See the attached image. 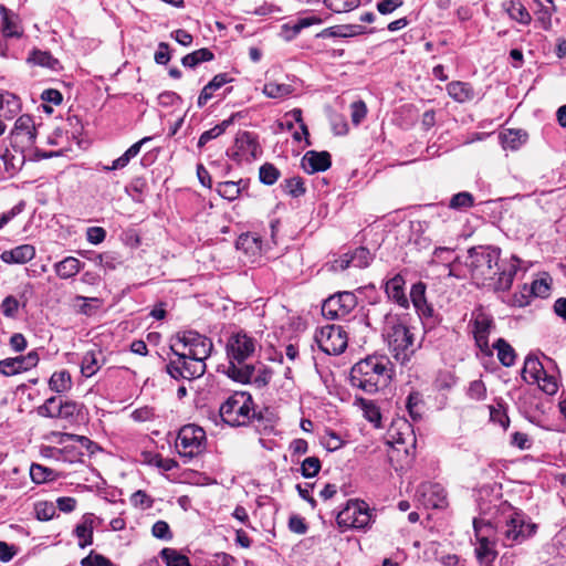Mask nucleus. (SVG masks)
<instances>
[{
  "label": "nucleus",
  "instance_id": "obj_1",
  "mask_svg": "<svg viewBox=\"0 0 566 566\" xmlns=\"http://www.w3.org/2000/svg\"><path fill=\"white\" fill-rule=\"evenodd\" d=\"M501 250L494 247H473L468 250L465 265L478 284L507 291L513 283L520 260L512 256L507 263H499Z\"/></svg>",
  "mask_w": 566,
  "mask_h": 566
},
{
  "label": "nucleus",
  "instance_id": "obj_2",
  "mask_svg": "<svg viewBox=\"0 0 566 566\" xmlns=\"http://www.w3.org/2000/svg\"><path fill=\"white\" fill-rule=\"evenodd\" d=\"M258 340L244 331L233 332L226 343L229 360L226 374L234 381L247 384L251 380L254 365L247 363L255 354Z\"/></svg>",
  "mask_w": 566,
  "mask_h": 566
},
{
  "label": "nucleus",
  "instance_id": "obj_3",
  "mask_svg": "<svg viewBox=\"0 0 566 566\" xmlns=\"http://www.w3.org/2000/svg\"><path fill=\"white\" fill-rule=\"evenodd\" d=\"M389 360L384 356H368L356 363L350 370L352 385L374 394L385 388L390 380Z\"/></svg>",
  "mask_w": 566,
  "mask_h": 566
},
{
  "label": "nucleus",
  "instance_id": "obj_4",
  "mask_svg": "<svg viewBox=\"0 0 566 566\" xmlns=\"http://www.w3.org/2000/svg\"><path fill=\"white\" fill-rule=\"evenodd\" d=\"M384 333L395 359L400 364L409 361L418 348L410 328L397 316L387 315Z\"/></svg>",
  "mask_w": 566,
  "mask_h": 566
},
{
  "label": "nucleus",
  "instance_id": "obj_5",
  "mask_svg": "<svg viewBox=\"0 0 566 566\" xmlns=\"http://www.w3.org/2000/svg\"><path fill=\"white\" fill-rule=\"evenodd\" d=\"M497 527L504 546L521 544L536 532V524L527 522L524 514L509 505L502 507Z\"/></svg>",
  "mask_w": 566,
  "mask_h": 566
},
{
  "label": "nucleus",
  "instance_id": "obj_6",
  "mask_svg": "<svg viewBox=\"0 0 566 566\" xmlns=\"http://www.w3.org/2000/svg\"><path fill=\"white\" fill-rule=\"evenodd\" d=\"M221 419L231 427L248 424L255 417L250 394L235 391L220 407Z\"/></svg>",
  "mask_w": 566,
  "mask_h": 566
},
{
  "label": "nucleus",
  "instance_id": "obj_7",
  "mask_svg": "<svg viewBox=\"0 0 566 566\" xmlns=\"http://www.w3.org/2000/svg\"><path fill=\"white\" fill-rule=\"evenodd\" d=\"M170 349L177 358L171 359L167 364L166 371L174 379L182 378L190 380L199 378L206 373L205 360L188 356L186 350H180V348H177V344H171Z\"/></svg>",
  "mask_w": 566,
  "mask_h": 566
},
{
  "label": "nucleus",
  "instance_id": "obj_8",
  "mask_svg": "<svg viewBox=\"0 0 566 566\" xmlns=\"http://www.w3.org/2000/svg\"><path fill=\"white\" fill-rule=\"evenodd\" d=\"M207 437L205 430L196 424L184 426L176 439V449L180 457L192 459L206 450Z\"/></svg>",
  "mask_w": 566,
  "mask_h": 566
},
{
  "label": "nucleus",
  "instance_id": "obj_9",
  "mask_svg": "<svg viewBox=\"0 0 566 566\" xmlns=\"http://www.w3.org/2000/svg\"><path fill=\"white\" fill-rule=\"evenodd\" d=\"M369 507L364 501L350 500L338 512L336 521L340 528H365L370 523Z\"/></svg>",
  "mask_w": 566,
  "mask_h": 566
},
{
  "label": "nucleus",
  "instance_id": "obj_10",
  "mask_svg": "<svg viewBox=\"0 0 566 566\" xmlns=\"http://www.w3.org/2000/svg\"><path fill=\"white\" fill-rule=\"evenodd\" d=\"M172 344H177V348L186 350L188 356L201 360H206L213 349L212 340L195 331H186L178 333Z\"/></svg>",
  "mask_w": 566,
  "mask_h": 566
},
{
  "label": "nucleus",
  "instance_id": "obj_11",
  "mask_svg": "<svg viewBox=\"0 0 566 566\" xmlns=\"http://www.w3.org/2000/svg\"><path fill=\"white\" fill-rule=\"evenodd\" d=\"M318 347L328 355H338L347 347V335L342 326L326 325L315 334Z\"/></svg>",
  "mask_w": 566,
  "mask_h": 566
},
{
  "label": "nucleus",
  "instance_id": "obj_12",
  "mask_svg": "<svg viewBox=\"0 0 566 566\" xmlns=\"http://www.w3.org/2000/svg\"><path fill=\"white\" fill-rule=\"evenodd\" d=\"M357 306V297L352 292H339L329 296L322 305L326 318L339 319L346 317Z\"/></svg>",
  "mask_w": 566,
  "mask_h": 566
},
{
  "label": "nucleus",
  "instance_id": "obj_13",
  "mask_svg": "<svg viewBox=\"0 0 566 566\" xmlns=\"http://www.w3.org/2000/svg\"><path fill=\"white\" fill-rule=\"evenodd\" d=\"M77 413V405L74 401H62L51 397L38 408V415L46 418L73 419Z\"/></svg>",
  "mask_w": 566,
  "mask_h": 566
},
{
  "label": "nucleus",
  "instance_id": "obj_14",
  "mask_svg": "<svg viewBox=\"0 0 566 566\" xmlns=\"http://www.w3.org/2000/svg\"><path fill=\"white\" fill-rule=\"evenodd\" d=\"M11 135L14 143L21 144L22 147L32 146L36 138L33 118L30 115H21L15 120Z\"/></svg>",
  "mask_w": 566,
  "mask_h": 566
},
{
  "label": "nucleus",
  "instance_id": "obj_15",
  "mask_svg": "<svg viewBox=\"0 0 566 566\" xmlns=\"http://www.w3.org/2000/svg\"><path fill=\"white\" fill-rule=\"evenodd\" d=\"M237 159H255L261 153L256 136L250 132H239L234 142Z\"/></svg>",
  "mask_w": 566,
  "mask_h": 566
},
{
  "label": "nucleus",
  "instance_id": "obj_16",
  "mask_svg": "<svg viewBox=\"0 0 566 566\" xmlns=\"http://www.w3.org/2000/svg\"><path fill=\"white\" fill-rule=\"evenodd\" d=\"M473 528L476 541L495 543L501 541V534L497 527V517L494 521L486 520L484 517H475L473 520Z\"/></svg>",
  "mask_w": 566,
  "mask_h": 566
},
{
  "label": "nucleus",
  "instance_id": "obj_17",
  "mask_svg": "<svg viewBox=\"0 0 566 566\" xmlns=\"http://www.w3.org/2000/svg\"><path fill=\"white\" fill-rule=\"evenodd\" d=\"M493 327V321L490 316L480 313L473 321V336L480 349L484 350L489 347V335Z\"/></svg>",
  "mask_w": 566,
  "mask_h": 566
},
{
  "label": "nucleus",
  "instance_id": "obj_18",
  "mask_svg": "<svg viewBox=\"0 0 566 566\" xmlns=\"http://www.w3.org/2000/svg\"><path fill=\"white\" fill-rule=\"evenodd\" d=\"M331 155L327 151H307L302 158V167L308 174L325 171L331 167Z\"/></svg>",
  "mask_w": 566,
  "mask_h": 566
},
{
  "label": "nucleus",
  "instance_id": "obj_19",
  "mask_svg": "<svg viewBox=\"0 0 566 566\" xmlns=\"http://www.w3.org/2000/svg\"><path fill=\"white\" fill-rule=\"evenodd\" d=\"M35 256V248L32 244H21L1 253V260L8 264H24Z\"/></svg>",
  "mask_w": 566,
  "mask_h": 566
},
{
  "label": "nucleus",
  "instance_id": "obj_20",
  "mask_svg": "<svg viewBox=\"0 0 566 566\" xmlns=\"http://www.w3.org/2000/svg\"><path fill=\"white\" fill-rule=\"evenodd\" d=\"M0 14L2 18V34L6 38H20L23 33L19 18L11 10L7 9L3 4L0 6Z\"/></svg>",
  "mask_w": 566,
  "mask_h": 566
},
{
  "label": "nucleus",
  "instance_id": "obj_21",
  "mask_svg": "<svg viewBox=\"0 0 566 566\" xmlns=\"http://www.w3.org/2000/svg\"><path fill=\"white\" fill-rule=\"evenodd\" d=\"M405 280L401 275H395L386 283V294L401 307H408L409 301L405 293Z\"/></svg>",
  "mask_w": 566,
  "mask_h": 566
},
{
  "label": "nucleus",
  "instance_id": "obj_22",
  "mask_svg": "<svg viewBox=\"0 0 566 566\" xmlns=\"http://www.w3.org/2000/svg\"><path fill=\"white\" fill-rule=\"evenodd\" d=\"M94 514L86 513L76 525L74 533L78 538V546L84 548L93 543Z\"/></svg>",
  "mask_w": 566,
  "mask_h": 566
},
{
  "label": "nucleus",
  "instance_id": "obj_23",
  "mask_svg": "<svg viewBox=\"0 0 566 566\" xmlns=\"http://www.w3.org/2000/svg\"><path fill=\"white\" fill-rule=\"evenodd\" d=\"M410 298L420 316L430 317L432 315V308L428 305L426 300V285L422 282L412 285Z\"/></svg>",
  "mask_w": 566,
  "mask_h": 566
},
{
  "label": "nucleus",
  "instance_id": "obj_24",
  "mask_svg": "<svg viewBox=\"0 0 566 566\" xmlns=\"http://www.w3.org/2000/svg\"><path fill=\"white\" fill-rule=\"evenodd\" d=\"M231 78L226 73L217 74L201 91L198 96V107H203L208 101H210L214 93L220 90L223 85L229 83Z\"/></svg>",
  "mask_w": 566,
  "mask_h": 566
},
{
  "label": "nucleus",
  "instance_id": "obj_25",
  "mask_svg": "<svg viewBox=\"0 0 566 566\" xmlns=\"http://www.w3.org/2000/svg\"><path fill=\"white\" fill-rule=\"evenodd\" d=\"M449 96L458 103H465L474 97V91L469 83L453 81L447 85Z\"/></svg>",
  "mask_w": 566,
  "mask_h": 566
},
{
  "label": "nucleus",
  "instance_id": "obj_26",
  "mask_svg": "<svg viewBox=\"0 0 566 566\" xmlns=\"http://www.w3.org/2000/svg\"><path fill=\"white\" fill-rule=\"evenodd\" d=\"M104 363L101 350H90L85 353L81 363V373L85 377L94 376Z\"/></svg>",
  "mask_w": 566,
  "mask_h": 566
},
{
  "label": "nucleus",
  "instance_id": "obj_27",
  "mask_svg": "<svg viewBox=\"0 0 566 566\" xmlns=\"http://www.w3.org/2000/svg\"><path fill=\"white\" fill-rule=\"evenodd\" d=\"M83 263L74 258V256H66L62 261L55 263L54 270L59 277L61 279H70L75 276L82 269Z\"/></svg>",
  "mask_w": 566,
  "mask_h": 566
},
{
  "label": "nucleus",
  "instance_id": "obj_28",
  "mask_svg": "<svg viewBox=\"0 0 566 566\" xmlns=\"http://www.w3.org/2000/svg\"><path fill=\"white\" fill-rule=\"evenodd\" d=\"M545 370L538 358L527 356L524 361L522 370L523 379L528 384H535L539 381L541 376L544 375Z\"/></svg>",
  "mask_w": 566,
  "mask_h": 566
},
{
  "label": "nucleus",
  "instance_id": "obj_29",
  "mask_svg": "<svg viewBox=\"0 0 566 566\" xmlns=\"http://www.w3.org/2000/svg\"><path fill=\"white\" fill-rule=\"evenodd\" d=\"M148 140H150V138L145 137V138L140 139L139 142L133 144L120 157L115 159L111 166H106V167H104V169L105 170H116V169H122V168L126 167L128 165V163L139 154L143 144Z\"/></svg>",
  "mask_w": 566,
  "mask_h": 566
},
{
  "label": "nucleus",
  "instance_id": "obj_30",
  "mask_svg": "<svg viewBox=\"0 0 566 566\" xmlns=\"http://www.w3.org/2000/svg\"><path fill=\"white\" fill-rule=\"evenodd\" d=\"M49 387L57 394L69 391L72 388V377L70 373L65 369L53 373L49 380Z\"/></svg>",
  "mask_w": 566,
  "mask_h": 566
},
{
  "label": "nucleus",
  "instance_id": "obj_31",
  "mask_svg": "<svg viewBox=\"0 0 566 566\" xmlns=\"http://www.w3.org/2000/svg\"><path fill=\"white\" fill-rule=\"evenodd\" d=\"M28 63L48 67L50 70L56 71L60 66V63L56 59H54L51 53L41 50H33L32 53L28 57Z\"/></svg>",
  "mask_w": 566,
  "mask_h": 566
},
{
  "label": "nucleus",
  "instance_id": "obj_32",
  "mask_svg": "<svg viewBox=\"0 0 566 566\" xmlns=\"http://www.w3.org/2000/svg\"><path fill=\"white\" fill-rule=\"evenodd\" d=\"M495 545V542L476 541L475 556L481 564H490L496 558Z\"/></svg>",
  "mask_w": 566,
  "mask_h": 566
},
{
  "label": "nucleus",
  "instance_id": "obj_33",
  "mask_svg": "<svg viewBox=\"0 0 566 566\" xmlns=\"http://www.w3.org/2000/svg\"><path fill=\"white\" fill-rule=\"evenodd\" d=\"M245 182L243 180L235 181H223L219 182L217 186V192L227 200H234L237 199L242 188H245Z\"/></svg>",
  "mask_w": 566,
  "mask_h": 566
},
{
  "label": "nucleus",
  "instance_id": "obj_34",
  "mask_svg": "<svg viewBox=\"0 0 566 566\" xmlns=\"http://www.w3.org/2000/svg\"><path fill=\"white\" fill-rule=\"evenodd\" d=\"M493 347L497 350V358L504 366L510 367L514 365L515 350L505 339L499 338Z\"/></svg>",
  "mask_w": 566,
  "mask_h": 566
},
{
  "label": "nucleus",
  "instance_id": "obj_35",
  "mask_svg": "<svg viewBox=\"0 0 566 566\" xmlns=\"http://www.w3.org/2000/svg\"><path fill=\"white\" fill-rule=\"evenodd\" d=\"M213 57L214 55L209 49L202 48L185 55L181 60V63L186 67L193 69L202 62H209L213 60Z\"/></svg>",
  "mask_w": 566,
  "mask_h": 566
},
{
  "label": "nucleus",
  "instance_id": "obj_36",
  "mask_svg": "<svg viewBox=\"0 0 566 566\" xmlns=\"http://www.w3.org/2000/svg\"><path fill=\"white\" fill-rule=\"evenodd\" d=\"M30 476L34 483L41 484L54 481L57 478V473L53 469L33 463L30 467Z\"/></svg>",
  "mask_w": 566,
  "mask_h": 566
},
{
  "label": "nucleus",
  "instance_id": "obj_37",
  "mask_svg": "<svg viewBox=\"0 0 566 566\" xmlns=\"http://www.w3.org/2000/svg\"><path fill=\"white\" fill-rule=\"evenodd\" d=\"M527 134L522 130L506 129L501 134V140L504 148L517 149L525 143Z\"/></svg>",
  "mask_w": 566,
  "mask_h": 566
},
{
  "label": "nucleus",
  "instance_id": "obj_38",
  "mask_svg": "<svg viewBox=\"0 0 566 566\" xmlns=\"http://www.w3.org/2000/svg\"><path fill=\"white\" fill-rule=\"evenodd\" d=\"M234 116H231L228 119L222 120L220 124L216 125L214 127L203 132L198 140V147H203L210 140L219 137L222 135L226 129L233 123Z\"/></svg>",
  "mask_w": 566,
  "mask_h": 566
},
{
  "label": "nucleus",
  "instance_id": "obj_39",
  "mask_svg": "<svg viewBox=\"0 0 566 566\" xmlns=\"http://www.w3.org/2000/svg\"><path fill=\"white\" fill-rule=\"evenodd\" d=\"M406 408L413 421L421 419L423 410L422 397L418 391H411L407 397Z\"/></svg>",
  "mask_w": 566,
  "mask_h": 566
},
{
  "label": "nucleus",
  "instance_id": "obj_40",
  "mask_svg": "<svg viewBox=\"0 0 566 566\" xmlns=\"http://www.w3.org/2000/svg\"><path fill=\"white\" fill-rule=\"evenodd\" d=\"M27 369L21 356L0 360V374L4 376H13Z\"/></svg>",
  "mask_w": 566,
  "mask_h": 566
},
{
  "label": "nucleus",
  "instance_id": "obj_41",
  "mask_svg": "<svg viewBox=\"0 0 566 566\" xmlns=\"http://www.w3.org/2000/svg\"><path fill=\"white\" fill-rule=\"evenodd\" d=\"M371 260L370 253L366 248H358L353 253L349 260H343L340 263L342 269H346L352 263L357 268H366Z\"/></svg>",
  "mask_w": 566,
  "mask_h": 566
},
{
  "label": "nucleus",
  "instance_id": "obj_42",
  "mask_svg": "<svg viewBox=\"0 0 566 566\" xmlns=\"http://www.w3.org/2000/svg\"><path fill=\"white\" fill-rule=\"evenodd\" d=\"M292 86L289 84L270 82L263 87V93L270 98H283L291 95Z\"/></svg>",
  "mask_w": 566,
  "mask_h": 566
},
{
  "label": "nucleus",
  "instance_id": "obj_43",
  "mask_svg": "<svg viewBox=\"0 0 566 566\" xmlns=\"http://www.w3.org/2000/svg\"><path fill=\"white\" fill-rule=\"evenodd\" d=\"M160 557L167 566H191L188 557L174 548H164L160 552Z\"/></svg>",
  "mask_w": 566,
  "mask_h": 566
},
{
  "label": "nucleus",
  "instance_id": "obj_44",
  "mask_svg": "<svg viewBox=\"0 0 566 566\" xmlns=\"http://www.w3.org/2000/svg\"><path fill=\"white\" fill-rule=\"evenodd\" d=\"M474 205V197L468 192L462 191L453 195L449 202V208L454 210H464Z\"/></svg>",
  "mask_w": 566,
  "mask_h": 566
},
{
  "label": "nucleus",
  "instance_id": "obj_45",
  "mask_svg": "<svg viewBox=\"0 0 566 566\" xmlns=\"http://www.w3.org/2000/svg\"><path fill=\"white\" fill-rule=\"evenodd\" d=\"M237 249L243 250L244 252H259L261 250V241L259 238L249 233L241 234L237 240Z\"/></svg>",
  "mask_w": 566,
  "mask_h": 566
},
{
  "label": "nucleus",
  "instance_id": "obj_46",
  "mask_svg": "<svg viewBox=\"0 0 566 566\" xmlns=\"http://www.w3.org/2000/svg\"><path fill=\"white\" fill-rule=\"evenodd\" d=\"M145 461H147L149 464H153L164 471H171L178 467L177 461L169 458H163L160 454H146Z\"/></svg>",
  "mask_w": 566,
  "mask_h": 566
},
{
  "label": "nucleus",
  "instance_id": "obj_47",
  "mask_svg": "<svg viewBox=\"0 0 566 566\" xmlns=\"http://www.w3.org/2000/svg\"><path fill=\"white\" fill-rule=\"evenodd\" d=\"M327 8L336 13L348 12L357 8L360 0H324Z\"/></svg>",
  "mask_w": 566,
  "mask_h": 566
},
{
  "label": "nucleus",
  "instance_id": "obj_48",
  "mask_svg": "<svg viewBox=\"0 0 566 566\" xmlns=\"http://www.w3.org/2000/svg\"><path fill=\"white\" fill-rule=\"evenodd\" d=\"M282 187L287 195L294 198H297L305 193L304 182L300 177L285 179Z\"/></svg>",
  "mask_w": 566,
  "mask_h": 566
},
{
  "label": "nucleus",
  "instance_id": "obj_49",
  "mask_svg": "<svg viewBox=\"0 0 566 566\" xmlns=\"http://www.w3.org/2000/svg\"><path fill=\"white\" fill-rule=\"evenodd\" d=\"M259 176L261 182L270 186L276 182L280 171L272 164H264L260 167Z\"/></svg>",
  "mask_w": 566,
  "mask_h": 566
},
{
  "label": "nucleus",
  "instance_id": "obj_50",
  "mask_svg": "<svg viewBox=\"0 0 566 566\" xmlns=\"http://www.w3.org/2000/svg\"><path fill=\"white\" fill-rule=\"evenodd\" d=\"M319 470L321 461L317 457H308L302 462L301 472L306 479L315 476Z\"/></svg>",
  "mask_w": 566,
  "mask_h": 566
},
{
  "label": "nucleus",
  "instance_id": "obj_51",
  "mask_svg": "<svg viewBox=\"0 0 566 566\" xmlns=\"http://www.w3.org/2000/svg\"><path fill=\"white\" fill-rule=\"evenodd\" d=\"M532 294L528 289V286L525 284L522 290L518 292H515L512 297L510 298V305L516 306V307H524L527 306L531 303Z\"/></svg>",
  "mask_w": 566,
  "mask_h": 566
},
{
  "label": "nucleus",
  "instance_id": "obj_52",
  "mask_svg": "<svg viewBox=\"0 0 566 566\" xmlns=\"http://www.w3.org/2000/svg\"><path fill=\"white\" fill-rule=\"evenodd\" d=\"M271 377H272V373L266 367H264V366H260L259 368L254 367L253 376H252L251 380H249L248 382H253L256 387L261 388V387L266 386L270 382Z\"/></svg>",
  "mask_w": 566,
  "mask_h": 566
},
{
  "label": "nucleus",
  "instance_id": "obj_53",
  "mask_svg": "<svg viewBox=\"0 0 566 566\" xmlns=\"http://www.w3.org/2000/svg\"><path fill=\"white\" fill-rule=\"evenodd\" d=\"M367 115V107L363 101H356L350 104V117L353 124L359 125Z\"/></svg>",
  "mask_w": 566,
  "mask_h": 566
},
{
  "label": "nucleus",
  "instance_id": "obj_54",
  "mask_svg": "<svg viewBox=\"0 0 566 566\" xmlns=\"http://www.w3.org/2000/svg\"><path fill=\"white\" fill-rule=\"evenodd\" d=\"M112 562L105 556L91 552L81 560V566H112Z\"/></svg>",
  "mask_w": 566,
  "mask_h": 566
},
{
  "label": "nucleus",
  "instance_id": "obj_55",
  "mask_svg": "<svg viewBox=\"0 0 566 566\" xmlns=\"http://www.w3.org/2000/svg\"><path fill=\"white\" fill-rule=\"evenodd\" d=\"M535 384H537L538 387L547 395H554L558 389L555 377L547 375L546 371L541 376L539 381H536Z\"/></svg>",
  "mask_w": 566,
  "mask_h": 566
},
{
  "label": "nucleus",
  "instance_id": "obj_56",
  "mask_svg": "<svg viewBox=\"0 0 566 566\" xmlns=\"http://www.w3.org/2000/svg\"><path fill=\"white\" fill-rule=\"evenodd\" d=\"M322 443L327 451H336L343 447L344 442L337 433L328 431L324 436Z\"/></svg>",
  "mask_w": 566,
  "mask_h": 566
},
{
  "label": "nucleus",
  "instance_id": "obj_57",
  "mask_svg": "<svg viewBox=\"0 0 566 566\" xmlns=\"http://www.w3.org/2000/svg\"><path fill=\"white\" fill-rule=\"evenodd\" d=\"M35 513L40 521H49L54 516L55 507L51 503L41 502L35 505Z\"/></svg>",
  "mask_w": 566,
  "mask_h": 566
},
{
  "label": "nucleus",
  "instance_id": "obj_58",
  "mask_svg": "<svg viewBox=\"0 0 566 566\" xmlns=\"http://www.w3.org/2000/svg\"><path fill=\"white\" fill-rule=\"evenodd\" d=\"M468 395L471 399L482 400L485 398L486 388L482 380H473L468 388Z\"/></svg>",
  "mask_w": 566,
  "mask_h": 566
},
{
  "label": "nucleus",
  "instance_id": "obj_59",
  "mask_svg": "<svg viewBox=\"0 0 566 566\" xmlns=\"http://www.w3.org/2000/svg\"><path fill=\"white\" fill-rule=\"evenodd\" d=\"M9 107L11 113H15L20 108L19 98L9 92L0 94V109Z\"/></svg>",
  "mask_w": 566,
  "mask_h": 566
},
{
  "label": "nucleus",
  "instance_id": "obj_60",
  "mask_svg": "<svg viewBox=\"0 0 566 566\" xmlns=\"http://www.w3.org/2000/svg\"><path fill=\"white\" fill-rule=\"evenodd\" d=\"M509 13L512 19L522 24H528L532 20L528 11L521 4L512 6V8L509 10Z\"/></svg>",
  "mask_w": 566,
  "mask_h": 566
},
{
  "label": "nucleus",
  "instance_id": "obj_61",
  "mask_svg": "<svg viewBox=\"0 0 566 566\" xmlns=\"http://www.w3.org/2000/svg\"><path fill=\"white\" fill-rule=\"evenodd\" d=\"M532 296L537 297H546L549 294V284L545 279H539L533 281L532 285L528 287Z\"/></svg>",
  "mask_w": 566,
  "mask_h": 566
},
{
  "label": "nucleus",
  "instance_id": "obj_62",
  "mask_svg": "<svg viewBox=\"0 0 566 566\" xmlns=\"http://www.w3.org/2000/svg\"><path fill=\"white\" fill-rule=\"evenodd\" d=\"M151 533L156 538L159 539H171L172 533L170 532V527L165 521H157L151 528Z\"/></svg>",
  "mask_w": 566,
  "mask_h": 566
},
{
  "label": "nucleus",
  "instance_id": "obj_63",
  "mask_svg": "<svg viewBox=\"0 0 566 566\" xmlns=\"http://www.w3.org/2000/svg\"><path fill=\"white\" fill-rule=\"evenodd\" d=\"M130 417L137 422H145L153 420L155 418V412L153 408L144 406L135 409Z\"/></svg>",
  "mask_w": 566,
  "mask_h": 566
},
{
  "label": "nucleus",
  "instance_id": "obj_64",
  "mask_svg": "<svg viewBox=\"0 0 566 566\" xmlns=\"http://www.w3.org/2000/svg\"><path fill=\"white\" fill-rule=\"evenodd\" d=\"M19 303L15 297L7 296L1 303V312L7 317H13L18 312Z\"/></svg>",
  "mask_w": 566,
  "mask_h": 566
}]
</instances>
